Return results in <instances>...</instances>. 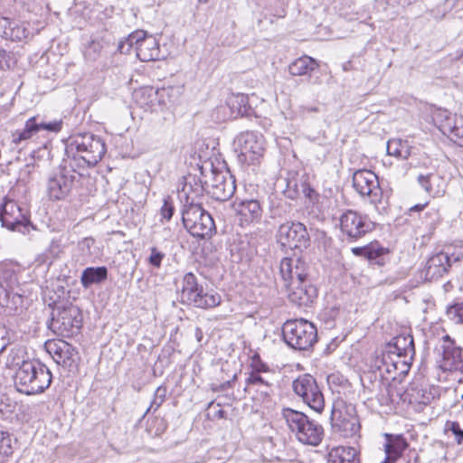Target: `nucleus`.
Returning a JSON list of instances; mask_svg holds the SVG:
<instances>
[{
	"mask_svg": "<svg viewBox=\"0 0 463 463\" xmlns=\"http://www.w3.org/2000/svg\"><path fill=\"white\" fill-rule=\"evenodd\" d=\"M12 364L16 367L14 383L16 390L26 395L43 393L52 381L50 369L39 360H22L14 358Z\"/></svg>",
	"mask_w": 463,
	"mask_h": 463,
	"instance_id": "1",
	"label": "nucleus"
},
{
	"mask_svg": "<svg viewBox=\"0 0 463 463\" xmlns=\"http://www.w3.org/2000/svg\"><path fill=\"white\" fill-rule=\"evenodd\" d=\"M65 153L71 167H90L101 160L106 153V145L92 133H80L70 138Z\"/></svg>",
	"mask_w": 463,
	"mask_h": 463,
	"instance_id": "2",
	"label": "nucleus"
},
{
	"mask_svg": "<svg viewBox=\"0 0 463 463\" xmlns=\"http://www.w3.org/2000/svg\"><path fill=\"white\" fill-rule=\"evenodd\" d=\"M282 416L299 442L308 446L320 444L324 437V429L317 421L290 408H284Z\"/></svg>",
	"mask_w": 463,
	"mask_h": 463,
	"instance_id": "3",
	"label": "nucleus"
},
{
	"mask_svg": "<svg viewBox=\"0 0 463 463\" xmlns=\"http://www.w3.org/2000/svg\"><path fill=\"white\" fill-rule=\"evenodd\" d=\"M353 186L362 196L367 197L375 211L384 214L389 207L388 197L380 186L378 176L371 170L360 169L353 175Z\"/></svg>",
	"mask_w": 463,
	"mask_h": 463,
	"instance_id": "4",
	"label": "nucleus"
},
{
	"mask_svg": "<svg viewBox=\"0 0 463 463\" xmlns=\"http://www.w3.org/2000/svg\"><path fill=\"white\" fill-rule=\"evenodd\" d=\"M181 301L197 308H213L222 303V297L213 289L204 290L192 272L183 277Z\"/></svg>",
	"mask_w": 463,
	"mask_h": 463,
	"instance_id": "5",
	"label": "nucleus"
},
{
	"mask_svg": "<svg viewBox=\"0 0 463 463\" xmlns=\"http://www.w3.org/2000/svg\"><path fill=\"white\" fill-rule=\"evenodd\" d=\"M182 221L184 228L194 237L207 239L216 232L213 218L200 203L189 201V204H184Z\"/></svg>",
	"mask_w": 463,
	"mask_h": 463,
	"instance_id": "6",
	"label": "nucleus"
},
{
	"mask_svg": "<svg viewBox=\"0 0 463 463\" xmlns=\"http://www.w3.org/2000/svg\"><path fill=\"white\" fill-rule=\"evenodd\" d=\"M282 335L289 347L305 351L317 342V331L315 325L307 319H292L284 323Z\"/></svg>",
	"mask_w": 463,
	"mask_h": 463,
	"instance_id": "7",
	"label": "nucleus"
},
{
	"mask_svg": "<svg viewBox=\"0 0 463 463\" xmlns=\"http://www.w3.org/2000/svg\"><path fill=\"white\" fill-rule=\"evenodd\" d=\"M29 302L18 284L17 275L13 269H4L0 272V306L9 312H22Z\"/></svg>",
	"mask_w": 463,
	"mask_h": 463,
	"instance_id": "8",
	"label": "nucleus"
},
{
	"mask_svg": "<svg viewBox=\"0 0 463 463\" xmlns=\"http://www.w3.org/2000/svg\"><path fill=\"white\" fill-rule=\"evenodd\" d=\"M82 326V317L78 307L65 303L56 305L52 309L49 328L56 335L71 337L77 334Z\"/></svg>",
	"mask_w": 463,
	"mask_h": 463,
	"instance_id": "9",
	"label": "nucleus"
},
{
	"mask_svg": "<svg viewBox=\"0 0 463 463\" xmlns=\"http://www.w3.org/2000/svg\"><path fill=\"white\" fill-rule=\"evenodd\" d=\"M210 166L208 171L203 165L198 169L199 173L204 176L207 194H211L216 201L224 202L229 200L236 190L233 176L229 172L217 170L212 164H210Z\"/></svg>",
	"mask_w": 463,
	"mask_h": 463,
	"instance_id": "10",
	"label": "nucleus"
},
{
	"mask_svg": "<svg viewBox=\"0 0 463 463\" xmlns=\"http://www.w3.org/2000/svg\"><path fill=\"white\" fill-rule=\"evenodd\" d=\"M77 167L60 165L52 171L46 181V194L52 201H61L68 197L77 182Z\"/></svg>",
	"mask_w": 463,
	"mask_h": 463,
	"instance_id": "11",
	"label": "nucleus"
},
{
	"mask_svg": "<svg viewBox=\"0 0 463 463\" xmlns=\"http://www.w3.org/2000/svg\"><path fill=\"white\" fill-rule=\"evenodd\" d=\"M62 128V120L44 122L39 116L28 118L22 129H17L11 135L13 148L19 151L25 148L31 141L43 131L58 133Z\"/></svg>",
	"mask_w": 463,
	"mask_h": 463,
	"instance_id": "12",
	"label": "nucleus"
},
{
	"mask_svg": "<svg viewBox=\"0 0 463 463\" xmlns=\"http://www.w3.org/2000/svg\"><path fill=\"white\" fill-rule=\"evenodd\" d=\"M234 146L241 163L259 164L265 151L264 137L257 132L246 131L236 137Z\"/></svg>",
	"mask_w": 463,
	"mask_h": 463,
	"instance_id": "13",
	"label": "nucleus"
},
{
	"mask_svg": "<svg viewBox=\"0 0 463 463\" xmlns=\"http://www.w3.org/2000/svg\"><path fill=\"white\" fill-rule=\"evenodd\" d=\"M439 367L444 372L463 373L462 349L455 345L449 335H443L435 346Z\"/></svg>",
	"mask_w": 463,
	"mask_h": 463,
	"instance_id": "14",
	"label": "nucleus"
},
{
	"mask_svg": "<svg viewBox=\"0 0 463 463\" xmlns=\"http://www.w3.org/2000/svg\"><path fill=\"white\" fill-rule=\"evenodd\" d=\"M293 390L302 401L317 412H321L325 407L324 395L316 379L310 374L298 376L293 382Z\"/></svg>",
	"mask_w": 463,
	"mask_h": 463,
	"instance_id": "15",
	"label": "nucleus"
},
{
	"mask_svg": "<svg viewBox=\"0 0 463 463\" xmlns=\"http://www.w3.org/2000/svg\"><path fill=\"white\" fill-rule=\"evenodd\" d=\"M331 420L333 427L342 432L345 437H352L360 430V423L355 415L354 408L346 406L343 400L334 402Z\"/></svg>",
	"mask_w": 463,
	"mask_h": 463,
	"instance_id": "16",
	"label": "nucleus"
},
{
	"mask_svg": "<svg viewBox=\"0 0 463 463\" xmlns=\"http://www.w3.org/2000/svg\"><path fill=\"white\" fill-rule=\"evenodd\" d=\"M0 222L2 226L23 233L28 232L30 224L27 210L9 198H5L0 205Z\"/></svg>",
	"mask_w": 463,
	"mask_h": 463,
	"instance_id": "17",
	"label": "nucleus"
},
{
	"mask_svg": "<svg viewBox=\"0 0 463 463\" xmlns=\"http://www.w3.org/2000/svg\"><path fill=\"white\" fill-rule=\"evenodd\" d=\"M278 242L290 249L307 248L310 237L306 226L298 222H287L282 223L277 232Z\"/></svg>",
	"mask_w": 463,
	"mask_h": 463,
	"instance_id": "18",
	"label": "nucleus"
},
{
	"mask_svg": "<svg viewBox=\"0 0 463 463\" xmlns=\"http://www.w3.org/2000/svg\"><path fill=\"white\" fill-rule=\"evenodd\" d=\"M340 228L347 238L354 241L374 229V222L367 216H363L354 211H346L340 217Z\"/></svg>",
	"mask_w": 463,
	"mask_h": 463,
	"instance_id": "19",
	"label": "nucleus"
},
{
	"mask_svg": "<svg viewBox=\"0 0 463 463\" xmlns=\"http://www.w3.org/2000/svg\"><path fill=\"white\" fill-rule=\"evenodd\" d=\"M127 43L135 48L137 58L141 61H150L160 58L159 44L152 35L144 31H137L127 39Z\"/></svg>",
	"mask_w": 463,
	"mask_h": 463,
	"instance_id": "20",
	"label": "nucleus"
},
{
	"mask_svg": "<svg viewBox=\"0 0 463 463\" xmlns=\"http://www.w3.org/2000/svg\"><path fill=\"white\" fill-rule=\"evenodd\" d=\"M234 205L240 226L245 228L261 222L263 210L259 200L245 199Z\"/></svg>",
	"mask_w": 463,
	"mask_h": 463,
	"instance_id": "21",
	"label": "nucleus"
},
{
	"mask_svg": "<svg viewBox=\"0 0 463 463\" xmlns=\"http://www.w3.org/2000/svg\"><path fill=\"white\" fill-rule=\"evenodd\" d=\"M307 269V262L300 258H283L279 264L283 286H288V283L293 284L294 281L300 283L308 277Z\"/></svg>",
	"mask_w": 463,
	"mask_h": 463,
	"instance_id": "22",
	"label": "nucleus"
},
{
	"mask_svg": "<svg viewBox=\"0 0 463 463\" xmlns=\"http://www.w3.org/2000/svg\"><path fill=\"white\" fill-rule=\"evenodd\" d=\"M288 299L298 306H308L317 297V288L309 283L308 277L300 283L294 281L284 287Z\"/></svg>",
	"mask_w": 463,
	"mask_h": 463,
	"instance_id": "23",
	"label": "nucleus"
},
{
	"mask_svg": "<svg viewBox=\"0 0 463 463\" xmlns=\"http://www.w3.org/2000/svg\"><path fill=\"white\" fill-rule=\"evenodd\" d=\"M184 183L180 192V196L184 197V203L189 204V201L193 203H199L198 200L207 193V187L204 185V176L200 174L198 176L195 174H188L184 177Z\"/></svg>",
	"mask_w": 463,
	"mask_h": 463,
	"instance_id": "24",
	"label": "nucleus"
},
{
	"mask_svg": "<svg viewBox=\"0 0 463 463\" xmlns=\"http://www.w3.org/2000/svg\"><path fill=\"white\" fill-rule=\"evenodd\" d=\"M419 184L432 197L442 196L447 184L444 177L437 172L420 174L417 177Z\"/></svg>",
	"mask_w": 463,
	"mask_h": 463,
	"instance_id": "25",
	"label": "nucleus"
},
{
	"mask_svg": "<svg viewBox=\"0 0 463 463\" xmlns=\"http://www.w3.org/2000/svg\"><path fill=\"white\" fill-rule=\"evenodd\" d=\"M220 109L225 115L228 114L227 118H237L238 117L249 116L251 109L249 105L248 97L238 93L230 96L226 101V106L222 107Z\"/></svg>",
	"mask_w": 463,
	"mask_h": 463,
	"instance_id": "26",
	"label": "nucleus"
},
{
	"mask_svg": "<svg viewBox=\"0 0 463 463\" xmlns=\"http://www.w3.org/2000/svg\"><path fill=\"white\" fill-rule=\"evenodd\" d=\"M450 268V258L448 253L439 252L430 257L425 267V276L428 279H438L443 277Z\"/></svg>",
	"mask_w": 463,
	"mask_h": 463,
	"instance_id": "27",
	"label": "nucleus"
},
{
	"mask_svg": "<svg viewBox=\"0 0 463 463\" xmlns=\"http://www.w3.org/2000/svg\"><path fill=\"white\" fill-rule=\"evenodd\" d=\"M47 351L53 355L57 364H66L72 359L75 349L65 341H49L46 343Z\"/></svg>",
	"mask_w": 463,
	"mask_h": 463,
	"instance_id": "28",
	"label": "nucleus"
},
{
	"mask_svg": "<svg viewBox=\"0 0 463 463\" xmlns=\"http://www.w3.org/2000/svg\"><path fill=\"white\" fill-rule=\"evenodd\" d=\"M246 383L245 391L255 392L262 397H269L273 392V383L269 377L259 375L256 373H250Z\"/></svg>",
	"mask_w": 463,
	"mask_h": 463,
	"instance_id": "29",
	"label": "nucleus"
},
{
	"mask_svg": "<svg viewBox=\"0 0 463 463\" xmlns=\"http://www.w3.org/2000/svg\"><path fill=\"white\" fill-rule=\"evenodd\" d=\"M165 90H155L151 87L141 88L134 92L136 102L140 107L153 108L156 102L160 103L161 98L165 93Z\"/></svg>",
	"mask_w": 463,
	"mask_h": 463,
	"instance_id": "30",
	"label": "nucleus"
},
{
	"mask_svg": "<svg viewBox=\"0 0 463 463\" xmlns=\"http://www.w3.org/2000/svg\"><path fill=\"white\" fill-rule=\"evenodd\" d=\"M317 61L310 56L304 55L296 59L288 66L289 73L293 76H305L311 77L313 71L318 68Z\"/></svg>",
	"mask_w": 463,
	"mask_h": 463,
	"instance_id": "31",
	"label": "nucleus"
},
{
	"mask_svg": "<svg viewBox=\"0 0 463 463\" xmlns=\"http://www.w3.org/2000/svg\"><path fill=\"white\" fill-rule=\"evenodd\" d=\"M328 463H360V459L354 448L337 447L329 452Z\"/></svg>",
	"mask_w": 463,
	"mask_h": 463,
	"instance_id": "32",
	"label": "nucleus"
},
{
	"mask_svg": "<svg viewBox=\"0 0 463 463\" xmlns=\"http://www.w3.org/2000/svg\"><path fill=\"white\" fill-rule=\"evenodd\" d=\"M108 278V269L105 266L88 267L80 277V282L83 288H88L93 284H99Z\"/></svg>",
	"mask_w": 463,
	"mask_h": 463,
	"instance_id": "33",
	"label": "nucleus"
},
{
	"mask_svg": "<svg viewBox=\"0 0 463 463\" xmlns=\"http://www.w3.org/2000/svg\"><path fill=\"white\" fill-rule=\"evenodd\" d=\"M4 23V36L6 39L9 38L12 41H22L27 39L31 34V32L25 24L9 21L7 19H5Z\"/></svg>",
	"mask_w": 463,
	"mask_h": 463,
	"instance_id": "34",
	"label": "nucleus"
},
{
	"mask_svg": "<svg viewBox=\"0 0 463 463\" xmlns=\"http://www.w3.org/2000/svg\"><path fill=\"white\" fill-rule=\"evenodd\" d=\"M393 353H396L398 357H409L412 359L415 349L413 337L411 335H399L393 338Z\"/></svg>",
	"mask_w": 463,
	"mask_h": 463,
	"instance_id": "35",
	"label": "nucleus"
},
{
	"mask_svg": "<svg viewBox=\"0 0 463 463\" xmlns=\"http://www.w3.org/2000/svg\"><path fill=\"white\" fill-rule=\"evenodd\" d=\"M408 443L402 436H396L392 440L385 446L386 455L392 458V461H396L407 449Z\"/></svg>",
	"mask_w": 463,
	"mask_h": 463,
	"instance_id": "36",
	"label": "nucleus"
},
{
	"mask_svg": "<svg viewBox=\"0 0 463 463\" xmlns=\"http://www.w3.org/2000/svg\"><path fill=\"white\" fill-rule=\"evenodd\" d=\"M13 452V441L10 433L0 430V463L8 458Z\"/></svg>",
	"mask_w": 463,
	"mask_h": 463,
	"instance_id": "37",
	"label": "nucleus"
},
{
	"mask_svg": "<svg viewBox=\"0 0 463 463\" xmlns=\"http://www.w3.org/2000/svg\"><path fill=\"white\" fill-rule=\"evenodd\" d=\"M383 248H376L374 246L354 247L352 252L356 256H364L368 260H375L383 253Z\"/></svg>",
	"mask_w": 463,
	"mask_h": 463,
	"instance_id": "38",
	"label": "nucleus"
},
{
	"mask_svg": "<svg viewBox=\"0 0 463 463\" xmlns=\"http://www.w3.org/2000/svg\"><path fill=\"white\" fill-rule=\"evenodd\" d=\"M447 316L449 319L453 321L455 324H462L463 323V302L456 303L452 306H449L447 308Z\"/></svg>",
	"mask_w": 463,
	"mask_h": 463,
	"instance_id": "39",
	"label": "nucleus"
},
{
	"mask_svg": "<svg viewBox=\"0 0 463 463\" xmlns=\"http://www.w3.org/2000/svg\"><path fill=\"white\" fill-rule=\"evenodd\" d=\"M445 431H450L455 438V441L458 445L463 443V430L460 428L458 421L448 420L445 423Z\"/></svg>",
	"mask_w": 463,
	"mask_h": 463,
	"instance_id": "40",
	"label": "nucleus"
},
{
	"mask_svg": "<svg viewBox=\"0 0 463 463\" xmlns=\"http://www.w3.org/2000/svg\"><path fill=\"white\" fill-rule=\"evenodd\" d=\"M175 213V207L173 205L172 200L170 196H166L164 198L163 205L160 209L161 221H170Z\"/></svg>",
	"mask_w": 463,
	"mask_h": 463,
	"instance_id": "41",
	"label": "nucleus"
},
{
	"mask_svg": "<svg viewBox=\"0 0 463 463\" xmlns=\"http://www.w3.org/2000/svg\"><path fill=\"white\" fill-rule=\"evenodd\" d=\"M165 253L160 251L156 247H152L150 249V255L147 259L148 260V263L156 268V269H159L161 267V264H162V260L165 259Z\"/></svg>",
	"mask_w": 463,
	"mask_h": 463,
	"instance_id": "42",
	"label": "nucleus"
},
{
	"mask_svg": "<svg viewBox=\"0 0 463 463\" xmlns=\"http://www.w3.org/2000/svg\"><path fill=\"white\" fill-rule=\"evenodd\" d=\"M458 124V122L456 119L455 116L449 113L447 118L445 119L444 123L440 124L439 130L442 132V134L449 137V135L453 133V130L456 128Z\"/></svg>",
	"mask_w": 463,
	"mask_h": 463,
	"instance_id": "43",
	"label": "nucleus"
},
{
	"mask_svg": "<svg viewBox=\"0 0 463 463\" xmlns=\"http://www.w3.org/2000/svg\"><path fill=\"white\" fill-rule=\"evenodd\" d=\"M327 383L330 388L335 392V387H345L348 385V381L342 374L333 373L327 376Z\"/></svg>",
	"mask_w": 463,
	"mask_h": 463,
	"instance_id": "44",
	"label": "nucleus"
},
{
	"mask_svg": "<svg viewBox=\"0 0 463 463\" xmlns=\"http://www.w3.org/2000/svg\"><path fill=\"white\" fill-rule=\"evenodd\" d=\"M400 146H402V143L400 141H389L387 144L388 154L397 157L406 158L408 155L407 151H404L403 153L402 149Z\"/></svg>",
	"mask_w": 463,
	"mask_h": 463,
	"instance_id": "45",
	"label": "nucleus"
},
{
	"mask_svg": "<svg viewBox=\"0 0 463 463\" xmlns=\"http://www.w3.org/2000/svg\"><path fill=\"white\" fill-rule=\"evenodd\" d=\"M165 393L166 389L163 386H159L155 392L154 400L152 401L150 407L147 409V411L152 409L156 411L165 401Z\"/></svg>",
	"mask_w": 463,
	"mask_h": 463,
	"instance_id": "46",
	"label": "nucleus"
},
{
	"mask_svg": "<svg viewBox=\"0 0 463 463\" xmlns=\"http://www.w3.org/2000/svg\"><path fill=\"white\" fill-rule=\"evenodd\" d=\"M102 49V45L99 42L92 41L85 51V56L90 60H96Z\"/></svg>",
	"mask_w": 463,
	"mask_h": 463,
	"instance_id": "47",
	"label": "nucleus"
},
{
	"mask_svg": "<svg viewBox=\"0 0 463 463\" xmlns=\"http://www.w3.org/2000/svg\"><path fill=\"white\" fill-rule=\"evenodd\" d=\"M94 244H95V240L93 238L86 237L79 241L78 246H79V249L81 250V252L84 255L92 256L94 254V251L92 250Z\"/></svg>",
	"mask_w": 463,
	"mask_h": 463,
	"instance_id": "48",
	"label": "nucleus"
},
{
	"mask_svg": "<svg viewBox=\"0 0 463 463\" xmlns=\"http://www.w3.org/2000/svg\"><path fill=\"white\" fill-rule=\"evenodd\" d=\"M269 366L262 363L258 355L253 356L251 362V372L261 375V373H269Z\"/></svg>",
	"mask_w": 463,
	"mask_h": 463,
	"instance_id": "49",
	"label": "nucleus"
},
{
	"mask_svg": "<svg viewBox=\"0 0 463 463\" xmlns=\"http://www.w3.org/2000/svg\"><path fill=\"white\" fill-rule=\"evenodd\" d=\"M449 112L446 109H437L432 117L434 125L440 129V124L444 123Z\"/></svg>",
	"mask_w": 463,
	"mask_h": 463,
	"instance_id": "50",
	"label": "nucleus"
},
{
	"mask_svg": "<svg viewBox=\"0 0 463 463\" xmlns=\"http://www.w3.org/2000/svg\"><path fill=\"white\" fill-rule=\"evenodd\" d=\"M51 264H52V260L49 257L48 251L39 254L34 260V265L36 267L43 266L48 269L51 266Z\"/></svg>",
	"mask_w": 463,
	"mask_h": 463,
	"instance_id": "51",
	"label": "nucleus"
},
{
	"mask_svg": "<svg viewBox=\"0 0 463 463\" xmlns=\"http://www.w3.org/2000/svg\"><path fill=\"white\" fill-rule=\"evenodd\" d=\"M449 137L458 146H463V125L459 126L458 124L453 133H451Z\"/></svg>",
	"mask_w": 463,
	"mask_h": 463,
	"instance_id": "52",
	"label": "nucleus"
},
{
	"mask_svg": "<svg viewBox=\"0 0 463 463\" xmlns=\"http://www.w3.org/2000/svg\"><path fill=\"white\" fill-rule=\"evenodd\" d=\"M5 333V329L4 327H0V354L6 348L8 345V340L4 335Z\"/></svg>",
	"mask_w": 463,
	"mask_h": 463,
	"instance_id": "53",
	"label": "nucleus"
},
{
	"mask_svg": "<svg viewBox=\"0 0 463 463\" xmlns=\"http://www.w3.org/2000/svg\"><path fill=\"white\" fill-rule=\"evenodd\" d=\"M300 111L302 114H307L312 112H319V107L317 106H302L300 108Z\"/></svg>",
	"mask_w": 463,
	"mask_h": 463,
	"instance_id": "54",
	"label": "nucleus"
},
{
	"mask_svg": "<svg viewBox=\"0 0 463 463\" xmlns=\"http://www.w3.org/2000/svg\"><path fill=\"white\" fill-rule=\"evenodd\" d=\"M303 192L305 195L308 197L310 200H312L316 195L315 190L308 185L304 187Z\"/></svg>",
	"mask_w": 463,
	"mask_h": 463,
	"instance_id": "55",
	"label": "nucleus"
},
{
	"mask_svg": "<svg viewBox=\"0 0 463 463\" xmlns=\"http://www.w3.org/2000/svg\"><path fill=\"white\" fill-rule=\"evenodd\" d=\"M425 207V204H416L411 208V211H420Z\"/></svg>",
	"mask_w": 463,
	"mask_h": 463,
	"instance_id": "56",
	"label": "nucleus"
},
{
	"mask_svg": "<svg viewBox=\"0 0 463 463\" xmlns=\"http://www.w3.org/2000/svg\"><path fill=\"white\" fill-rule=\"evenodd\" d=\"M395 461H392V458L389 457V455H386L385 460L382 463H394Z\"/></svg>",
	"mask_w": 463,
	"mask_h": 463,
	"instance_id": "57",
	"label": "nucleus"
},
{
	"mask_svg": "<svg viewBox=\"0 0 463 463\" xmlns=\"http://www.w3.org/2000/svg\"><path fill=\"white\" fill-rule=\"evenodd\" d=\"M5 55V51L0 47V59L4 58Z\"/></svg>",
	"mask_w": 463,
	"mask_h": 463,
	"instance_id": "58",
	"label": "nucleus"
},
{
	"mask_svg": "<svg viewBox=\"0 0 463 463\" xmlns=\"http://www.w3.org/2000/svg\"><path fill=\"white\" fill-rule=\"evenodd\" d=\"M285 14H286L285 10H284V9H282V10H281V12H280L279 14H277V16H278V17H284V16H285Z\"/></svg>",
	"mask_w": 463,
	"mask_h": 463,
	"instance_id": "59",
	"label": "nucleus"
},
{
	"mask_svg": "<svg viewBox=\"0 0 463 463\" xmlns=\"http://www.w3.org/2000/svg\"><path fill=\"white\" fill-rule=\"evenodd\" d=\"M223 414H224V411H223L222 410H219V411H218V416H219L220 418H222V417H223Z\"/></svg>",
	"mask_w": 463,
	"mask_h": 463,
	"instance_id": "60",
	"label": "nucleus"
},
{
	"mask_svg": "<svg viewBox=\"0 0 463 463\" xmlns=\"http://www.w3.org/2000/svg\"><path fill=\"white\" fill-rule=\"evenodd\" d=\"M423 403H429L430 402V399L429 397L426 398V400H423L422 401Z\"/></svg>",
	"mask_w": 463,
	"mask_h": 463,
	"instance_id": "61",
	"label": "nucleus"
},
{
	"mask_svg": "<svg viewBox=\"0 0 463 463\" xmlns=\"http://www.w3.org/2000/svg\"><path fill=\"white\" fill-rule=\"evenodd\" d=\"M392 366L396 369V368H397V362H394V363L392 364Z\"/></svg>",
	"mask_w": 463,
	"mask_h": 463,
	"instance_id": "62",
	"label": "nucleus"
},
{
	"mask_svg": "<svg viewBox=\"0 0 463 463\" xmlns=\"http://www.w3.org/2000/svg\"><path fill=\"white\" fill-rule=\"evenodd\" d=\"M124 44H125V43H121V44L119 45V49H123Z\"/></svg>",
	"mask_w": 463,
	"mask_h": 463,
	"instance_id": "63",
	"label": "nucleus"
},
{
	"mask_svg": "<svg viewBox=\"0 0 463 463\" xmlns=\"http://www.w3.org/2000/svg\"><path fill=\"white\" fill-rule=\"evenodd\" d=\"M462 412H463V402L461 403V411H460V413H462Z\"/></svg>",
	"mask_w": 463,
	"mask_h": 463,
	"instance_id": "64",
	"label": "nucleus"
}]
</instances>
